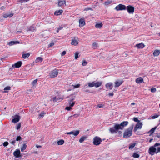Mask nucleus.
I'll return each mask as SVG.
<instances>
[{
  "label": "nucleus",
  "mask_w": 160,
  "mask_h": 160,
  "mask_svg": "<svg viewBox=\"0 0 160 160\" xmlns=\"http://www.w3.org/2000/svg\"><path fill=\"white\" fill-rule=\"evenodd\" d=\"M122 83V81L118 82L116 81L115 82V87H118Z\"/></svg>",
  "instance_id": "obj_29"
},
{
  "label": "nucleus",
  "mask_w": 160,
  "mask_h": 160,
  "mask_svg": "<svg viewBox=\"0 0 160 160\" xmlns=\"http://www.w3.org/2000/svg\"><path fill=\"white\" fill-rule=\"evenodd\" d=\"M21 32H22V31H18L16 33L17 34H18L19 33H21Z\"/></svg>",
  "instance_id": "obj_63"
},
{
  "label": "nucleus",
  "mask_w": 160,
  "mask_h": 160,
  "mask_svg": "<svg viewBox=\"0 0 160 160\" xmlns=\"http://www.w3.org/2000/svg\"><path fill=\"white\" fill-rule=\"evenodd\" d=\"M8 144V142H5L3 144V145L4 147L7 146Z\"/></svg>",
  "instance_id": "obj_50"
},
{
  "label": "nucleus",
  "mask_w": 160,
  "mask_h": 160,
  "mask_svg": "<svg viewBox=\"0 0 160 160\" xmlns=\"http://www.w3.org/2000/svg\"><path fill=\"white\" fill-rule=\"evenodd\" d=\"M126 6L122 4H119L115 8V9L117 11L126 10Z\"/></svg>",
  "instance_id": "obj_6"
},
{
  "label": "nucleus",
  "mask_w": 160,
  "mask_h": 160,
  "mask_svg": "<svg viewBox=\"0 0 160 160\" xmlns=\"http://www.w3.org/2000/svg\"><path fill=\"white\" fill-rule=\"evenodd\" d=\"M103 25L102 24V23H97L95 25V27L97 28H101Z\"/></svg>",
  "instance_id": "obj_31"
},
{
  "label": "nucleus",
  "mask_w": 160,
  "mask_h": 160,
  "mask_svg": "<svg viewBox=\"0 0 160 160\" xmlns=\"http://www.w3.org/2000/svg\"><path fill=\"white\" fill-rule=\"evenodd\" d=\"M87 64V62L85 60H83L82 61V65L83 66H85Z\"/></svg>",
  "instance_id": "obj_45"
},
{
  "label": "nucleus",
  "mask_w": 160,
  "mask_h": 160,
  "mask_svg": "<svg viewBox=\"0 0 160 160\" xmlns=\"http://www.w3.org/2000/svg\"><path fill=\"white\" fill-rule=\"evenodd\" d=\"M20 42L18 41H11L8 43V44L9 46H11L14 44L19 43Z\"/></svg>",
  "instance_id": "obj_19"
},
{
  "label": "nucleus",
  "mask_w": 160,
  "mask_h": 160,
  "mask_svg": "<svg viewBox=\"0 0 160 160\" xmlns=\"http://www.w3.org/2000/svg\"><path fill=\"white\" fill-rule=\"evenodd\" d=\"M85 92H90V91L88 89H86L85 90Z\"/></svg>",
  "instance_id": "obj_64"
},
{
  "label": "nucleus",
  "mask_w": 160,
  "mask_h": 160,
  "mask_svg": "<svg viewBox=\"0 0 160 160\" xmlns=\"http://www.w3.org/2000/svg\"><path fill=\"white\" fill-rule=\"evenodd\" d=\"M35 30L34 27L33 26H32L27 28V31H31L33 32Z\"/></svg>",
  "instance_id": "obj_28"
},
{
  "label": "nucleus",
  "mask_w": 160,
  "mask_h": 160,
  "mask_svg": "<svg viewBox=\"0 0 160 160\" xmlns=\"http://www.w3.org/2000/svg\"><path fill=\"white\" fill-rule=\"evenodd\" d=\"M37 80H38L37 79H36L33 81V82L32 83V85L33 86H34L37 83Z\"/></svg>",
  "instance_id": "obj_48"
},
{
  "label": "nucleus",
  "mask_w": 160,
  "mask_h": 160,
  "mask_svg": "<svg viewBox=\"0 0 160 160\" xmlns=\"http://www.w3.org/2000/svg\"><path fill=\"white\" fill-rule=\"evenodd\" d=\"M13 15V14L12 13H5L3 14V16L4 18H7L8 17L11 18L12 17Z\"/></svg>",
  "instance_id": "obj_21"
},
{
  "label": "nucleus",
  "mask_w": 160,
  "mask_h": 160,
  "mask_svg": "<svg viewBox=\"0 0 160 160\" xmlns=\"http://www.w3.org/2000/svg\"><path fill=\"white\" fill-rule=\"evenodd\" d=\"M139 156V155L137 153H134L132 155V157L135 158H138Z\"/></svg>",
  "instance_id": "obj_37"
},
{
  "label": "nucleus",
  "mask_w": 160,
  "mask_h": 160,
  "mask_svg": "<svg viewBox=\"0 0 160 160\" xmlns=\"http://www.w3.org/2000/svg\"><path fill=\"white\" fill-rule=\"evenodd\" d=\"M22 62L21 61H18L16 63H15L14 64H13L12 65V67H15L16 68H19L20 67L22 64Z\"/></svg>",
  "instance_id": "obj_16"
},
{
  "label": "nucleus",
  "mask_w": 160,
  "mask_h": 160,
  "mask_svg": "<svg viewBox=\"0 0 160 160\" xmlns=\"http://www.w3.org/2000/svg\"><path fill=\"white\" fill-rule=\"evenodd\" d=\"M79 133V131L78 130H77L75 131H72L69 132H68L66 133L67 134H72L74 136L78 135Z\"/></svg>",
  "instance_id": "obj_12"
},
{
  "label": "nucleus",
  "mask_w": 160,
  "mask_h": 160,
  "mask_svg": "<svg viewBox=\"0 0 160 160\" xmlns=\"http://www.w3.org/2000/svg\"><path fill=\"white\" fill-rule=\"evenodd\" d=\"M43 58L41 57H38L36 58L35 61L36 63H38L42 61Z\"/></svg>",
  "instance_id": "obj_23"
},
{
  "label": "nucleus",
  "mask_w": 160,
  "mask_h": 160,
  "mask_svg": "<svg viewBox=\"0 0 160 160\" xmlns=\"http://www.w3.org/2000/svg\"><path fill=\"white\" fill-rule=\"evenodd\" d=\"M156 88H155L153 87L151 89V91L152 93L155 92L156 91Z\"/></svg>",
  "instance_id": "obj_42"
},
{
  "label": "nucleus",
  "mask_w": 160,
  "mask_h": 160,
  "mask_svg": "<svg viewBox=\"0 0 160 160\" xmlns=\"http://www.w3.org/2000/svg\"><path fill=\"white\" fill-rule=\"evenodd\" d=\"M63 12V11L62 10H59L55 11L54 12L55 15L58 16L61 14Z\"/></svg>",
  "instance_id": "obj_25"
},
{
  "label": "nucleus",
  "mask_w": 160,
  "mask_h": 160,
  "mask_svg": "<svg viewBox=\"0 0 160 160\" xmlns=\"http://www.w3.org/2000/svg\"><path fill=\"white\" fill-rule=\"evenodd\" d=\"M30 54L29 53L23 54L22 55V57L23 58L25 59L28 58L30 56Z\"/></svg>",
  "instance_id": "obj_30"
},
{
  "label": "nucleus",
  "mask_w": 160,
  "mask_h": 160,
  "mask_svg": "<svg viewBox=\"0 0 160 160\" xmlns=\"http://www.w3.org/2000/svg\"><path fill=\"white\" fill-rule=\"evenodd\" d=\"M136 46L138 48H142L145 47L144 45L142 43H140L137 44Z\"/></svg>",
  "instance_id": "obj_24"
},
{
  "label": "nucleus",
  "mask_w": 160,
  "mask_h": 160,
  "mask_svg": "<svg viewBox=\"0 0 160 160\" xmlns=\"http://www.w3.org/2000/svg\"><path fill=\"white\" fill-rule=\"evenodd\" d=\"M85 24V22L83 18H81L79 20V26L82 27Z\"/></svg>",
  "instance_id": "obj_15"
},
{
  "label": "nucleus",
  "mask_w": 160,
  "mask_h": 160,
  "mask_svg": "<svg viewBox=\"0 0 160 160\" xmlns=\"http://www.w3.org/2000/svg\"><path fill=\"white\" fill-rule=\"evenodd\" d=\"M88 86L89 87H92L95 86V82H89L88 83Z\"/></svg>",
  "instance_id": "obj_34"
},
{
  "label": "nucleus",
  "mask_w": 160,
  "mask_h": 160,
  "mask_svg": "<svg viewBox=\"0 0 160 160\" xmlns=\"http://www.w3.org/2000/svg\"><path fill=\"white\" fill-rule=\"evenodd\" d=\"M21 126V123H18L17 125L16 129L17 130L19 129L20 128Z\"/></svg>",
  "instance_id": "obj_46"
},
{
  "label": "nucleus",
  "mask_w": 160,
  "mask_h": 160,
  "mask_svg": "<svg viewBox=\"0 0 160 160\" xmlns=\"http://www.w3.org/2000/svg\"><path fill=\"white\" fill-rule=\"evenodd\" d=\"M80 84H77L76 85H72V86L73 87L75 88H79L80 86Z\"/></svg>",
  "instance_id": "obj_39"
},
{
  "label": "nucleus",
  "mask_w": 160,
  "mask_h": 160,
  "mask_svg": "<svg viewBox=\"0 0 160 160\" xmlns=\"http://www.w3.org/2000/svg\"><path fill=\"white\" fill-rule=\"evenodd\" d=\"M106 87L107 88H109V90L112 89V84L111 82H108L105 85Z\"/></svg>",
  "instance_id": "obj_20"
},
{
  "label": "nucleus",
  "mask_w": 160,
  "mask_h": 160,
  "mask_svg": "<svg viewBox=\"0 0 160 160\" xmlns=\"http://www.w3.org/2000/svg\"><path fill=\"white\" fill-rule=\"evenodd\" d=\"M160 146V143H156L153 146L150 147L148 150V152L150 154L153 155L155 153H156V149L155 147Z\"/></svg>",
  "instance_id": "obj_3"
},
{
  "label": "nucleus",
  "mask_w": 160,
  "mask_h": 160,
  "mask_svg": "<svg viewBox=\"0 0 160 160\" xmlns=\"http://www.w3.org/2000/svg\"><path fill=\"white\" fill-rule=\"evenodd\" d=\"M79 114H74L73 115H72L71 116L69 117L68 118V119H69L70 118H71V117H73V116H74L75 117H78L79 116Z\"/></svg>",
  "instance_id": "obj_47"
},
{
  "label": "nucleus",
  "mask_w": 160,
  "mask_h": 160,
  "mask_svg": "<svg viewBox=\"0 0 160 160\" xmlns=\"http://www.w3.org/2000/svg\"><path fill=\"white\" fill-rule=\"evenodd\" d=\"M66 53V52L65 51H63V52L61 53V55L62 56H63Z\"/></svg>",
  "instance_id": "obj_58"
},
{
  "label": "nucleus",
  "mask_w": 160,
  "mask_h": 160,
  "mask_svg": "<svg viewBox=\"0 0 160 160\" xmlns=\"http://www.w3.org/2000/svg\"><path fill=\"white\" fill-rule=\"evenodd\" d=\"M79 53L78 52H76L75 53V58L77 59L78 58Z\"/></svg>",
  "instance_id": "obj_41"
},
{
  "label": "nucleus",
  "mask_w": 160,
  "mask_h": 160,
  "mask_svg": "<svg viewBox=\"0 0 160 160\" xmlns=\"http://www.w3.org/2000/svg\"><path fill=\"white\" fill-rule=\"evenodd\" d=\"M102 82H95V87L96 88L98 87L101 86Z\"/></svg>",
  "instance_id": "obj_27"
},
{
  "label": "nucleus",
  "mask_w": 160,
  "mask_h": 160,
  "mask_svg": "<svg viewBox=\"0 0 160 160\" xmlns=\"http://www.w3.org/2000/svg\"><path fill=\"white\" fill-rule=\"evenodd\" d=\"M133 120L135 122H140V121L138 120V118H133Z\"/></svg>",
  "instance_id": "obj_51"
},
{
  "label": "nucleus",
  "mask_w": 160,
  "mask_h": 160,
  "mask_svg": "<svg viewBox=\"0 0 160 160\" xmlns=\"http://www.w3.org/2000/svg\"><path fill=\"white\" fill-rule=\"evenodd\" d=\"M44 113H41L39 115V116L40 117H43L44 116Z\"/></svg>",
  "instance_id": "obj_59"
},
{
  "label": "nucleus",
  "mask_w": 160,
  "mask_h": 160,
  "mask_svg": "<svg viewBox=\"0 0 160 160\" xmlns=\"http://www.w3.org/2000/svg\"><path fill=\"white\" fill-rule=\"evenodd\" d=\"M142 124L141 122L137 123L134 129V132H136L138 129H141L142 127Z\"/></svg>",
  "instance_id": "obj_10"
},
{
  "label": "nucleus",
  "mask_w": 160,
  "mask_h": 160,
  "mask_svg": "<svg viewBox=\"0 0 160 160\" xmlns=\"http://www.w3.org/2000/svg\"><path fill=\"white\" fill-rule=\"evenodd\" d=\"M21 138L20 137V136H18L16 138V141H18L20 140H21Z\"/></svg>",
  "instance_id": "obj_53"
},
{
  "label": "nucleus",
  "mask_w": 160,
  "mask_h": 160,
  "mask_svg": "<svg viewBox=\"0 0 160 160\" xmlns=\"http://www.w3.org/2000/svg\"><path fill=\"white\" fill-rule=\"evenodd\" d=\"M75 98L74 97H72L70 98L68 101V103L71 107H73L75 104V102H73Z\"/></svg>",
  "instance_id": "obj_11"
},
{
  "label": "nucleus",
  "mask_w": 160,
  "mask_h": 160,
  "mask_svg": "<svg viewBox=\"0 0 160 160\" xmlns=\"http://www.w3.org/2000/svg\"><path fill=\"white\" fill-rule=\"evenodd\" d=\"M87 138V137L85 136H82L81 137L79 140V142H82L84 140H85Z\"/></svg>",
  "instance_id": "obj_33"
},
{
  "label": "nucleus",
  "mask_w": 160,
  "mask_h": 160,
  "mask_svg": "<svg viewBox=\"0 0 160 160\" xmlns=\"http://www.w3.org/2000/svg\"><path fill=\"white\" fill-rule=\"evenodd\" d=\"M102 140L101 138L99 137L96 136L93 138V144L94 145L98 146L101 143Z\"/></svg>",
  "instance_id": "obj_4"
},
{
  "label": "nucleus",
  "mask_w": 160,
  "mask_h": 160,
  "mask_svg": "<svg viewBox=\"0 0 160 160\" xmlns=\"http://www.w3.org/2000/svg\"><path fill=\"white\" fill-rule=\"evenodd\" d=\"M20 151L19 149H17L14 152V155L17 158H18L21 157L20 155Z\"/></svg>",
  "instance_id": "obj_13"
},
{
  "label": "nucleus",
  "mask_w": 160,
  "mask_h": 160,
  "mask_svg": "<svg viewBox=\"0 0 160 160\" xmlns=\"http://www.w3.org/2000/svg\"><path fill=\"white\" fill-rule=\"evenodd\" d=\"M104 105L101 104H98L97 105V108H102L103 107Z\"/></svg>",
  "instance_id": "obj_40"
},
{
  "label": "nucleus",
  "mask_w": 160,
  "mask_h": 160,
  "mask_svg": "<svg viewBox=\"0 0 160 160\" xmlns=\"http://www.w3.org/2000/svg\"><path fill=\"white\" fill-rule=\"evenodd\" d=\"M75 38H74L72 39V42H71V44L73 45H77L78 44V38H77V39H75Z\"/></svg>",
  "instance_id": "obj_14"
},
{
  "label": "nucleus",
  "mask_w": 160,
  "mask_h": 160,
  "mask_svg": "<svg viewBox=\"0 0 160 160\" xmlns=\"http://www.w3.org/2000/svg\"><path fill=\"white\" fill-rule=\"evenodd\" d=\"M36 147L38 148H41L42 146L41 145H36Z\"/></svg>",
  "instance_id": "obj_61"
},
{
  "label": "nucleus",
  "mask_w": 160,
  "mask_h": 160,
  "mask_svg": "<svg viewBox=\"0 0 160 160\" xmlns=\"http://www.w3.org/2000/svg\"><path fill=\"white\" fill-rule=\"evenodd\" d=\"M71 109V108L70 106L67 107H66V108H65V109H66L67 110H68V111L70 110Z\"/></svg>",
  "instance_id": "obj_57"
},
{
  "label": "nucleus",
  "mask_w": 160,
  "mask_h": 160,
  "mask_svg": "<svg viewBox=\"0 0 160 160\" xmlns=\"http://www.w3.org/2000/svg\"><path fill=\"white\" fill-rule=\"evenodd\" d=\"M92 48H96L98 46V44L96 42H94L92 44Z\"/></svg>",
  "instance_id": "obj_38"
},
{
  "label": "nucleus",
  "mask_w": 160,
  "mask_h": 160,
  "mask_svg": "<svg viewBox=\"0 0 160 160\" xmlns=\"http://www.w3.org/2000/svg\"><path fill=\"white\" fill-rule=\"evenodd\" d=\"M156 137H158L160 139V133H159L158 134L156 135Z\"/></svg>",
  "instance_id": "obj_60"
},
{
  "label": "nucleus",
  "mask_w": 160,
  "mask_h": 160,
  "mask_svg": "<svg viewBox=\"0 0 160 160\" xmlns=\"http://www.w3.org/2000/svg\"><path fill=\"white\" fill-rule=\"evenodd\" d=\"M15 142H16V140H14L12 141H10V143L13 145H14V144L15 143Z\"/></svg>",
  "instance_id": "obj_56"
},
{
  "label": "nucleus",
  "mask_w": 160,
  "mask_h": 160,
  "mask_svg": "<svg viewBox=\"0 0 160 160\" xmlns=\"http://www.w3.org/2000/svg\"><path fill=\"white\" fill-rule=\"evenodd\" d=\"M58 5L59 6H62L66 5V1L64 0H59L58 2Z\"/></svg>",
  "instance_id": "obj_17"
},
{
  "label": "nucleus",
  "mask_w": 160,
  "mask_h": 160,
  "mask_svg": "<svg viewBox=\"0 0 160 160\" xmlns=\"http://www.w3.org/2000/svg\"><path fill=\"white\" fill-rule=\"evenodd\" d=\"M108 95H109V96H112L113 95V93L112 92V93H109L108 94Z\"/></svg>",
  "instance_id": "obj_62"
},
{
  "label": "nucleus",
  "mask_w": 160,
  "mask_h": 160,
  "mask_svg": "<svg viewBox=\"0 0 160 160\" xmlns=\"http://www.w3.org/2000/svg\"><path fill=\"white\" fill-rule=\"evenodd\" d=\"M27 148V145L26 144H23V146L21 148V151L23 152L25 149H26Z\"/></svg>",
  "instance_id": "obj_35"
},
{
  "label": "nucleus",
  "mask_w": 160,
  "mask_h": 160,
  "mask_svg": "<svg viewBox=\"0 0 160 160\" xmlns=\"http://www.w3.org/2000/svg\"><path fill=\"white\" fill-rule=\"evenodd\" d=\"M159 152H160V147H158L157 148V150H156V153H157Z\"/></svg>",
  "instance_id": "obj_54"
},
{
  "label": "nucleus",
  "mask_w": 160,
  "mask_h": 160,
  "mask_svg": "<svg viewBox=\"0 0 160 160\" xmlns=\"http://www.w3.org/2000/svg\"><path fill=\"white\" fill-rule=\"evenodd\" d=\"M64 141L62 140H60L57 142V143L58 145H62L64 143Z\"/></svg>",
  "instance_id": "obj_36"
},
{
  "label": "nucleus",
  "mask_w": 160,
  "mask_h": 160,
  "mask_svg": "<svg viewBox=\"0 0 160 160\" xmlns=\"http://www.w3.org/2000/svg\"><path fill=\"white\" fill-rule=\"evenodd\" d=\"M128 121H123L120 124L115 123L113 128H111L109 129V131L112 133L115 132L117 133L118 130L119 129L122 130L124 127L128 125Z\"/></svg>",
  "instance_id": "obj_1"
},
{
  "label": "nucleus",
  "mask_w": 160,
  "mask_h": 160,
  "mask_svg": "<svg viewBox=\"0 0 160 160\" xmlns=\"http://www.w3.org/2000/svg\"><path fill=\"white\" fill-rule=\"evenodd\" d=\"M20 119V117L17 115H15L13 119H12V121L14 123H15L18 122Z\"/></svg>",
  "instance_id": "obj_9"
},
{
  "label": "nucleus",
  "mask_w": 160,
  "mask_h": 160,
  "mask_svg": "<svg viewBox=\"0 0 160 160\" xmlns=\"http://www.w3.org/2000/svg\"><path fill=\"white\" fill-rule=\"evenodd\" d=\"M63 99L62 97H60L59 96H55L52 98L50 100L51 101H52L53 102H55L58 101H62Z\"/></svg>",
  "instance_id": "obj_8"
},
{
  "label": "nucleus",
  "mask_w": 160,
  "mask_h": 160,
  "mask_svg": "<svg viewBox=\"0 0 160 160\" xmlns=\"http://www.w3.org/2000/svg\"><path fill=\"white\" fill-rule=\"evenodd\" d=\"M135 81L137 83H142L143 82V79L142 78L140 77L137 78L136 79Z\"/></svg>",
  "instance_id": "obj_18"
},
{
  "label": "nucleus",
  "mask_w": 160,
  "mask_h": 160,
  "mask_svg": "<svg viewBox=\"0 0 160 160\" xmlns=\"http://www.w3.org/2000/svg\"><path fill=\"white\" fill-rule=\"evenodd\" d=\"M112 2V1H108L106 2L105 3V4L106 5H108L110 3H111Z\"/></svg>",
  "instance_id": "obj_52"
},
{
  "label": "nucleus",
  "mask_w": 160,
  "mask_h": 160,
  "mask_svg": "<svg viewBox=\"0 0 160 160\" xmlns=\"http://www.w3.org/2000/svg\"><path fill=\"white\" fill-rule=\"evenodd\" d=\"M58 73V70L55 69L52 71L49 74L50 77L53 78L57 77Z\"/></svg>",
  "instance_id": "obj_5"
},
{
  "label": "nucleus",
  "mask_w": 160,
  "mask_h": 160,
  "mask_svg": "<svg viewBox=\"0 0 160 160\" xmlns=\"http://www.w3.org/2000/svg\"><path fill=\"white\" fill-rule=\"evenodd\" d=\"M159 116V115L155 114L153 116H151V118L152 119H155L158 117Z\"/></svg>",
  "instance_id": "obj_43"
},
{
  "label": "nucleus",
  "mask_w": 160,
  "mask_h": 160,
  "mask_svg": "<svg viewBox=\"0 0 160 160\" xmlns=\"http://www.w3.org/2000/svg\"><path fill=\"white\" fill-rule=\"evenodd\" d=\"M11 88L10 86H7V87H5L4 88V91L9 90L11 89Z\"/></svg>",
  "instance_id": "obj_44"
},
{
  "label": "nucleus",
  "mask_w": 160,
  "mask_h": 160,
  "mask_svg": "<svg viewBox=\"0 0 160 160\" xmlns=\"http://www.w3.org/2000/svg\"><path fill=\"white\" fill-rule=\"evenodd\" d=\"M157 126H156L154 128H152L148 132V133H150V135H152L154 132L155 130L157 128Z\"/></svg>",
  "instance_id": "obj_26"
},
{
  "label": "nucleus",
  "mask_w": 160,
  "mask_h": 160,
  "mask_svg": "<svg viewBox=\"0 0 160 160\" xmlns=\"http://www.w3.org/2000/svg\"><path fill=\"white\" fill-rule=\"evenodd\" d=\"M133 128V125H132L125 131L123 135L124 138H127L132 135Z\"/></svg>",
  "instance_id": "obj_2"
},
{
  "label": "nucleus",
  "mask_w": 160,
  "mask_h": 160,
  "mask_svg": "<svg viewBox=\"0 0 160 160\" xmlns=\"http://www.w3.org/2000/svg\"><path fill=\"white\" fill-rule=\"evenodd\" d=\"M89 10H92V9L91 8L88 7V8H85L84 9V11H86Z\"/></svg>",
  "instance_id": "obj_49"
},
{
  "label": "nucleus",
  "mask_w": 160,
  "mask_h": 160,
  "mask_svg": "<svg viewBox=\"0 0 160 160\" xmlns=\"http://www.w3.org/2000/svg\"><path fill=\"white\" fill-rule=\"evenodd\" d=\"M160 54V50H155L153 53V54L154 56H157L159 55Z\"/></svg>",
  "instance_id": "obj_22"
},
{
  "label": "nucleus",
  "mask_w": 160,
  "mask_h": 160,
  "mask_svg": "<svg viewBox=\"0 0 160 160\" xmlns=\"http://www.w3.org/2000/svg\"><path fill=\"white\" fill-rule=\"evenodd\" d=\"M126 10L128 13L130 14H133L134 11V8L131 5H129L126 7Z\"/></svg>",
  "instance_id": "obj_7"
},
{
  "label": "nucleus",
  "mask_w": 160,
  "mask_h": 160,
  "mask_svg": "<svg viewBox=\"0 0 160 160\" xmlns=\"http://www.w3.org/2000/svg\"><path fill=\"white\" fill-rule=\"evenodd\" d=\"M54 43L53 42L51 43L48 45V48H50L52 47L54 45Z\"/></svg>",
  "instance_id": "obj_55"
},
{
  "label": "nucleus",
  "mask_w": 160,
  "mask_h": 160,
  "mask_svg": "<svg viewBox=\"0 0 160 160\" xmlns=\"http://www.w3.org/2000/svg\"><path fill=\"white\" fill-rule=\"evenodd\" d=\"M135 145H136L135 143H131L130 144L129 146V149L130 150L134 148V147H135Z\"/></svg>",
  "instance_id": "obj_32"
}]
</instances>
